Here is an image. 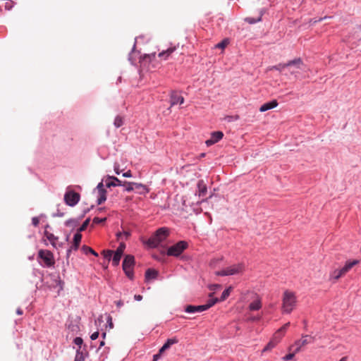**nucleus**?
<instances>
[{
	"label": "nucleus",
	"mask_w": 361,
	"mask_h": 361,
	"mask_svg": "<svg viewBox=\"0 0 361 361\" xmlns=\"http://www.w3.org/2000/svg\"><path fill=\"white\" fill-rule=\"evenodd\" d=\"M297 302L295 293L286 290L284 291L282 298V312L284 314H290L295 307Z\"/></svg>",
	"instance_id": "nucleus-1"
},
{
	"label": "nucleus",
	"mask_w": 361,
	"mask_h": 361,
	"mask_svg": "<svg viewBox=\"0 0 361 361\" xmlns=\"http://www.w3.org/2000/svg\"><path fill=\"white\" fill-rule=\"evenodd\" d=\"M169 235V230L167 228H160L147 240L146 244L149 247H157L161 242L167 238Z\"/></svg>",
	"instance_id": "nucleus-2"
},
{
	"label": "nucleus",
	"mask_w": 361,
	"mask_h": 361,
	"mask_svg": "<svg viewBox=\"0 0 361 361\" xmlns=\"http://www.w3.org/2000/svg\"><path fill=\"white\" fill-rule=\"evenodd\" d=\"M188 243L186 241L180 240L175 245L169 247L167 250L166 254L168 256L178 257L188 248Z\"/></svg>",
	"instance_id": "nucleus-3"
},
{
	"label": "nucleus",
	"mask_w": 361,
	"mask_h": 361,
	"mask_svg": "<svg viewBox=\"0 0 361 361\" xmlns=\"http://www.w3.org/2000/svg\"><path fill=\"white\" fill-rule=\"evenodd\" d=\"M245 266L243 263H239L237 264H233L231 267H226L218 272L216 274L218 276H230L235 275L238 274H242L244 271Z\"/></svg>",
	"instance_id": "nucleus-4"
},
{
	"label": "nucleus",
	"mask_w": 361,
	"mask_h": 361,
	"mask_svg": "<svg viewBox=\"0 0 361 361\" xmlns=\"http://www.w3.org/2000/svg\"><path fill=\"white\" fill-rule=\"evenodd\" d=\"M135 264V259L133 255H126L123 262V270L126 275L130 279H133V269Z\"/></svg>",
	"instance_id": "nucleus-5"
},
{
	"label": "nucleus",
	"mask_w": 361,
	"mask_h": 361,
	"mask_svg": "<svg viewBox=\"0 0 361 361\" xmlns=\"http://www.w3.org/2000/svg\"><path fill=\"white\" fill-rule=\"evenodd\" d=\"M313 341H314L313 337H312L309 335H304L302 336L301 339L295 341L294 344L291 345L288 348V350L291 351L293 350V348H294V347H295V353H299L303 346L312 343Z\"/></svg>",
	"instance_id": "nucleus-6"
},
{
	"label": "nucleus",
	"mask_w": 361,
	"mask_h": 361,
	"mask_svg": "<svg viewBox=\"0 0 361 361\" xmlns=\"http://www.w3.org/2000/svg\"><path fill=\"white\" fill-rule=\"evenodd\" d=\"M38 258L41 259L44 266L50 267L54 266L55 260L53 253L47 250H40L38 252Z\"/></svg>",
	"instance_id": "nucleus-7"
},
{
	"label": "nucleus",
	"mask_w": 361,
	"mask_h": 361,
	"mask_svg": "<svg viewBox=\"0 0 361 361\" xmlns=\"http://www.w3.org/2000/svg\"><path fill=\"white\" fill-rule=\"evenodd\" d=\"M80 195L73 191L67 192L64 195V201L68 206H75L80 200Z\"/></svg>",
	"instance_id": "nucleus-8"
},
{
	"label": "nucleus",
	"mask_w": 361,
	"mask_h": 361,
	"mask_svg": "<svg viewBox=\"0 0 361 361\" xmlns=\"http://www.w3.org/2000/svg\"><path fill=\"white\" fill-rule=\"evenodd\" d=\"M126 248V245L124 243H121L118 248L116 249V252L114 254L113 258H112V264L114 266H117L119 264V262L121 260V256L124 252V250Z\"/></svg>",
	"instance_id": "nucleus-9"
},
{
	"label": "nucleus",
	"mask_w": 361,
	"mask_h": 361,
	"mask_svg": "<svg viewBox=\"0 0 361 361\" xmlns=\"http://www.w3.org/2000/svg\"><path fill=\"white\" fill-rule=\"evenodd\" d=\"M97 190L98 192L97 204H102L106 200V190L104 189L102 182L97 185Z\"/></svg>",
	"instance_id": "nucleus-10"
},
{
	"label": "nucleus",
	"mask_w": 361,
	"mask_h": 361,
	"mask_svg": "<svg viewBox=\"0 0 361 361\" xmlns=\"http://www.w3.org/2000/svg\"><path fill=\"white\" fill-rule=\"evenodd\" d=\"M289 326L290 322H288L285 324L283 326H281L279 329H278L277 331H276L275 334H274L272 340L279 343L281 341L282 337L284 336Z\"/></svg>",
	"instance_id": "nucleus-11"
},
{
	"label": "nucleus",
	"mask_w": 361,
	"mask_h": 361,
	"mask_svg": "<svg viewBox=\"0 0 361 361\" xmlns=\"http://www.w3.org/2000/svg\"><path fill=\"white\" fill-rule=\"evenodd\" d=\"M224 133L221 131L213 132L211 138L207 140L205 143L207 146H211L222 139Z\"/></svg>",
	"instance_id": "nucleus-12"
},
{
	"label": "nucleus",
	"mask_w": 361,
	"mask_h": 361,
	"mask_svg": "<svg viewBox=\"0 0 361 361\" xmlns=\"http://www.w3.org/2000/svg\"><path fill=\"white\" fill-rule=\"evenodd\" d=\"M122 181L115 176H108L105 180L106 188L122 185Z\"/></svg>",
	"instance_id": "nucleus-13"
},
{
	"label": "nucleus",
	"mask_w": 361,
	"mask_h": 361,
	"mask_svg": "<svg viewBox=\"0 0 361 361\" xmlns=\"http://www.w3.org/2000/svg\"><path fill=\"white\" fill-rule=\"evenodd\" d=\"M171 106L177 104H182L184 102V98L180 95L177 92H172L170 97Z\"/></svg>",
	"instance_id": "nucleus-14"
},
{
	"label": "nucleus",
	"mask_w": 361,
	"mask_h": 361,
	"mask_svg": "<svg viewBox=\"0 0 361 361\" xmlns=\"http://www.w3.org/2000/svg\"><path fill=\"white\" fill-rule=\"evenodd\" d=\"M49 226L47 225L45 227V231L44 232V235L46 238L51 243V244L54 246H56V242L58 241L59 238L55 236L53 233L49 232L47 228H49Z\"/></svg>",
	"instance_id": "nucleus-15"
},
{
	"label": "nucleus",
	"mask_w": 361,
	"mask_h": 361,
	"mask_svg": "<svg viewBox=\"0 0 361 361\" xmlns=\"http://www.w3.org/2000/svg\"><path fill=\"white\" fill-rule=\"evenodd\" d=\"M207 192V185L203 180H200L197 183V191L200 197H204L206 195Z\"/></svg>",
	"instance_id": "nucleus-16"
},
{
	"label": "nucleus",
	"mask_w": 361,
	"mask_h": 361,
	"mask_svg": "<svg viewBox=\"0 0 361 361\" xmlns=\"http://www.w3.org/2000/svg\"><path fill=\"white\" fill-rule=\"evenodd\" d=\"M205 310H207V307H204V305L198 306L188 305L185 309V311L188 313H195L197 312H203Z\"/></svg>",
	"instance_id": "nucleus-17"
},
{
	"label": "nucleus",
	"mask_w": 361,
	"mask_h": 361,
	"mask_svg": "<svg viewBox=\"0 0 361 361\" xmlns=\"http://www.w3.org/2000/svg\"><path fill=\"white\" fill-rule=\"evenodd\" d=\"M278 106V102L276 100H272L269 102L264 103L259 108V111L264 112L269 109H272Z\"/></svg>",
	"instance_id": "nucleus-18"
},
{
	"label": "nucleus",
	"mask_w": 361,
	"mask_h": 361,
	"mask_svg": "<svg viewBox=\"0 0 361 361\" xmlns=\"http://www.w3.org/2000/svg\"><path fill=\"white\" fill-rule=\"evenodd\" d=\"M82 239V235L80 234V232L78 231L73 237V245L71 247V249H73L75 250H78L80 245V243L81 242Z\"/></svg>",
	"instance_id": "nucleus-19"
},
{
	"label": "nucleus",
	"mask_w": 361,
	"mask_h": 361,
	"mask_svg": "<svg viewBox=\"0 0 361 361\" xmlns=\"http://www.w3.org/2000/svg\"><path fill=\"white\" fill-rule=\"evenodd\" d=\"M360 262L359 260L357 259H354L353 261H348V262H346L345 266L341 268L343 269V271L345 273V274L346 273H348L354 266L358 264Z\"/></svg>",
	"instance_id": "nucleus-20"
},
{
	"label": "nucleus",
	"mask_w": 361,
	"mask_h": 361,
	"mask_svg": "<svg viewBox=\"0 0 361 361\" xmlns=\"http://www.w3.org/2000/svg\"><path fill=\"white\" fill-rule=\"evenodd\" d=\"M158 276V271L155 269H148L145 272L146 281H149L157 279Z\"/></svg>",
	"instance_id": "nucleus-21"
},
{
	"label": "nucleus",
	"mask_w": 361,
	"mask_h": 361,
	"mask_svg": "<svg viewBox=\"0 0 361 361\" xmlns=\"http://www.w3.org/2000/svg\"><path fill=\"white\" fill-rule=\"evenodd\" d=\"M134 187L135 189L137 190L141 195L147 194L149 192V189L147 187L142 183H135Z\"/></svg>",
	"instance_id": "nucleus-22"
},
{
	"label": "nucleus",
	"mask_w": 361,
	"mask_h": 361,
	"mask_svg": "<svg viewBox=\"0 0 361 361\" xmlns=\"http://www.w3.org/2000/svg\"><path fill=\"white\" fill-rule=\"evenodd\" d=\"M175 47H171L167 49L165 51H162L158 54V56L164 59V60L167 59V58L175 51Z\"/></svg>",
	"instance_id": "nucleus-23"
},
{
	"label": "nucleus",
	"mask_w": 361,
	"mask_h": 361,
	"mask_svg": "<svg viewBox=\"0 0 361 361\" xmlns=\"http://www.w3.org/2000/svg\"><path fill=\"white\" fill-rule=\"evenodd\" d=\"M287 66H288V67L290 66H294L297 68H302V67L303 66V62L301 59L298 58V59L288 61L287 63Z\"/></svg>",
	"instance_id": "nucleus-24"
},
{
	"label": "nucleus",
	"mask_w": 361,
	"mask_h": 361,
	"mask_svg": "<svg viewBox=\"0 0 361 361\" xmlns=\"http://www.w3.org/2000/svg\"><path fill=\"white\" fill-rule=\"evenodd\" d=\"M262 307V302L259 299L252 302L249 305V309L251 311L258 310Z\"/></svg>",
	"instance_id": "nucleus-25"
},
{
	"label": "nucleus",
	"mask_w": 361,
	"mask_h": 361,
	"mask_svg": "<svg viewBox=\"0 0 361 361\" xmlns=\"http://www.w3.org/2000/svg\"><path fill=\"white\" fill-rule=\"evenodd\" d=\"M345 273L342 269L334 270L330 275V278L334 280L339 279L341 276H344Z\"/></svg>",
	"instance_id": "nucleus-26"
},
{
	"label": "nucleus",
	"mask_w": 361,
	"mask_h": 361,
	"mask_svg": "<svg viewBox=\"0 0 361 361\" xmlns=\"http://www.w3.org/2000/svg\"><path fill=\"white\" fill-rule=\"evenodd\" d=\"M134 182L124 181L122 183V185L125 187V190L127 192H131L135 190Z\"/></svg>",
	"instance_id": "nucleus-27"
},
{
	"label": "nucleus",
	"mask_w": 361,
	"mask_h": 361,
	"mask_svg": "<svg viewBox=\"0 0 361 361\" xmlns=\"http://www.w3.org/2000/svg\"><path fill=\"white\" fill-rule=\"evenodd\" d=\"M232 290V287L229 286L228 288H226L220 298V301L225 300L230 295L231 292Z\"/></svg>",
	"instance_id": "nucleus-28"
},
{
	"label": "nucleus",
	"mask_w": 361,
	"mask_h": 361,
	"mask_svg": "<svg viewBox=\"0 0 361 361\" xmlns=\"http://www.w3.org/2000/svg\"><path fill=\"white\" fill-rule=\"evenodd\" d=\"M178 341V339L176 338H169L163 345L165 346V348H166L167 349H169L172 345L177 343Z\"/></svg>",
	"instance_id": "nucleus-29"
},
{
	"label": "nucleus",
	"mask_w": 361,
	"mask_h": 361,
	"mask_svg": "<svg viewBox=\"0 0 361 361\" xmlns=\"http://www.w3.org/2000/svg\"><path fill=\"white\" fill-rule=\"evenodd\" d=\"M85 355L80 349L76 351L75 361H85Z\"/></svg>",
	"instance_id": "nucleus-30"
},
{
	"label": "nucleus",
	"mask_w": 361,
	"mask_h": 361,
	"mask_svg": "<svg viewBox=\"0 0 361 361\" xmlns=\"http://www.w3.org/2000/svg\"><path fill=\"white\" fill-rule=\"evenodd\" d=\"M278 343L274 340H271L264 348L263 351H268L274 348Z\"/></svg>",
	"instance_id": "nucleus-31"
},
{
	"label": "nucleus",
	"mask_w": 361,
	"mask_h": 361,
	"mask_svg": "<svg viewBox=\"0 0 361 361\" xmlns=\"http://www.w3.org/2000/svg\"><path fill=\"white\" fill-rule=\"evenodd\" d=\"M262 16V14L260 13L259 16L257 19H255V18H250V17H247L245 18V21L250 24H253V23L259 22V21H261Z\"/></svg>",
	"instance_id": "nucleus-32"
},
{
	"label": "nucleus",
	"mask_w": 361,
	"mask_h": 361,
	"mask_svg": "<svg viewBox=\"0 0 361 361\" xmlns=\"http://www.w3.org/2000/svg\"><path fill=\"white\" fill-rule=\"evenodd\" d=\"M290 352H292V353H288V355H286V356H284L283 357V360L284 361H290L294 358V356L297 353H295V349H293V348Z\"/></svg>",
	"instance_id": "nucleus-33"
},
{
	"label": "nucleus",
	"mask_w": 361,
	"mask_h": 361,
	"mask_svg": "<svg viewBox=\"0 0 361 361\" xmlns=\"http://www.w3.org/2000/svg\"><path fill=\"white\" fill-rule=\"evenodd\" d=\"M123 118L121 116H117L114 120V126L116 128H119L123 125Z\"/></svg>",
	"instance_id": "nucleus-34"
},
{
	"label": "nucleus",
	"mask_w": 361,
	"mask_h": 361,
	"mask_svg": "<svg viewBox=\"0 0 361 361\" xmlns=\"http://www.w3.org/2000/svg\"><path fill=\"white\" fill-rule=\"evenodd\" d=\"M229 43V41L228 39H224L223 41H221V42L218 43L216 45V48H219V49H224Z\"/></svg>",
	"instance_id": "nucleus-35"
},
{
	"label": "nucleus",
	"mask_w": 361,
	"mask_h": 361,
	"mask_svg": "<svg viewBox=\"0 0 361 361\" xmlns=\"http://www.w3.org/2000/svg\"><path fill=\"white\" fill-rule=\"evenodd\" d=\"M82 249L84 251V252L86 253V254L92 253V255H94L95 256H98V254L94 250H93L91 247H87L86 245H83Z\"/></svg>",
	"instance_id": "nucleus-36"
},
{
	"label": "nucleus",
	"mask_w": 361,
	"mask_h": 361,
	"mask_svg": "<svg viewBox=\"0 0 361 361\" xmlns=\"http://www.w3.org/2000/svg\"><path fill=\"white\" fill-rule=\"evenodd\" d=\"M219 300L218 298H212L210 299L207 304L204 305V307H207V310L212 307L215 305Z\"/></svg>",
	"instance_id": "nucleus-37"
},
{
	"label": "nucleus",
	"mask_w": 361,
	"mask_h": 361,
	"mask_svg": "<svg viewBox=\"0 0 361 361\" xmlns=\"http://www.w3.org/2000/svg\"><path fill=\"white\" fill-rule=\"evenodd\" d=\"M286 67H288L287 63H279L276 66H274L270 68V70H277V71H281Z\"/></svg>",
	"instance_id": "nucleus-38"
},
{
	"label": "nucleus",
	"mask_w": 361,
	"mask_h": 361,
	"mask_svg": "<svg viewBox=\"0 0 361 361\" xmlns=\"http://www.w3.org/2000/svg\"><path fill=\"white\" fill-rule=\"evenodd\" d=\"M90 223V219H87L81 225V226L78 228V231L82 232L84 231L87 227L88 226Z\"/></svg>",
	"instance_id": "nucleus-39"
},
{
	"label": "nucleus",
	"mask_w": 361,
	"mask_h": 361,
	"mask_svg": "<svg viewBox=\"0 0 361 361\" xmlns=\"http://www.w3.org/2000/svg\"><path fill=\"white\" fill-rule=\"evenodd\" d=\"M113 251L112 250H104L102 252V254L105 259L110 260L112 255H113Z\"/></svg>",
	"instance_id": "nucleus-40"
},
{
	"label": "nucleus",
	"mask_w": 361,
	"mask_h": 361,
	"mask_svg": "<svg viewBox=\"0 0 361 361\" xmlns=\"http://www.w3.org/2000/svg\"><path fill=\"white\" fill-rule=\"evenodd\" d=\"M106 218L94 217L93 219L92 223L94 224H103L106 221Z\"/></svg>",
	"instance_id": "nucleus-41"
},
{
	"label": "nucleus",
	"mask_w": 361,
	"mask_h": 361,
	"mask_svg": "<svg viewBox=\"0 0 361 361\" xmlns=\"http://www.w3.org/2000/svg\"><path fill=\"white\" fill-rule=\"evenodd\" d=\"M82 343H83V341H82V338H80V337H76L74 339V343L77 345H79L80 348L81 347V345L82 344Z\"/></svg>",
	"instance_id": "nucleus-42"
},
{
	"label": "nucleus",
	"mask_w": 361,
	"mask_h": 361,
	"mask_svg": "<svg viewBox=\"0 0 361 361\" xmlns=\"http://www.w3.org/2000/svg\"><path fill=\"white\" fill-rule=\"evenodd\" d=\"M32 223L35 226H37L39 223V220L38 217H33L32 219Z\"/></svg>",
	"instance_id": "nucleus-43"
},
{
	"label": "nucleus",
	"mask_w": 361,
	"mask_h": 361,
	"mask_svg": "<svg viewBox=\"0 0 361 361\" xmlns=\"http://www.w3.org/2000/svg\"><path fill=\"white\" fill-rule=\"evenodd\" d=\"M98 336H99V332H98V331H95V332H94V333L91 335L90 338H91L92 340H96V339L98 338Z\"/></svg>",
	"instance_id": "nucleus-44"
},
{
	"label": "nucleus",
	"mask_w": 361,
	"mask_h": 361,
	"mask_svg": "<svg viewBox=\"0 0 361 361\" xmlns=\"http://www.w3.org/2000/svg\"><path fill=\"white\" fill-rule=\"evenodd\" d=\"M123 176L126 178L132 177V173L130 171H128L126 173H123Z\"/></svg>",
	"instance_id": "nucleus-45"
},
{
	"label": "nucleus",
	"mask_w": 361,
	"mask_h": 361,
	"mask_svg": "<svg viewBox=\"0 0 361 361\" xmlns=\"http://www.w3.org/2000/svg\"><path fill=\"white\" fill-rule=\"evenodd\" d=\"M122 235H125L126 239H127L129 237L130 233L128 232H124L123 233H118V238L122 236Z\"/></svg>",
	"instance_id": "nucleus-46"
},
{
	"label": "nucleus",
	"mask_w": 361,
	"mask_h": 361,
	"mask_svg": "<svg viewBox=\"0 0 361 361\" xmlns=\"http://www.w3.org/2000/svg\"><path fill=\"white\" fill-rule=\"evenodd\" d=\"M161 356V354L157 353L153 356V361H157Z\"/></svg>",
	"instance_id": "nucleus-47"
},
{
	"label": "nucleus",
	"mask_w": 361,
	"mask_h": 361,
	"mask_svg": "<svg viewBox=\"0 0 361 361\" xmlns=\"http://www.w3.org/2000/svg\"><path fill=\"white\" fill-rule=\"evenodd\" d=\"M107 322L109 323L110 328H113V323H112V318H111V317H110V316L108 317Z\"/></svg>",
	"instance_id": "nucleus-48"
},
{
	"label": "nucleus",
	"mask_w": 361,
	"mask_h": 361,
	"mask_svg": "<svg viewBox=\"0 0 361 361\" xmlns=\"http://www.w3.org/2000/svg\"><path fill=\"white\" fill-rule=\"evenodd\" d=\"M75 221L73 220V219H70V220H68L66 222V226H71L72 224H75Z\"/></svg>",
	"instance_id": "nucleus-49"
},
{
	"label": "nucleus",
	"mask_w": 361,
	"mask_h": 361,
	"mask_svg": "<svg viewBox=\"0 0 361 361\" xmlns=\"http://www.w3.org/2000/svg\"><path fill=\"white\" fill-rule=\"evenodd\" d=\"M134 298L137 301H140L142 299V296L140 295H135Z\"/></svg>",
	"instance_id": "nucleus-50"
},
{
	"label": "nucleus",
	"mask_w": 361,
	"mask_h": 361,
	"mask_svg": "<svg viewBox=\"0 0 361 361\" xmlns=\"http://www.w3.org/2000/svg\"><path fill=\"white\" fill-rule=\"evenodd\" d=\"M168 350V349H167L166 348H165V346H164V345H163V346L159 349V353H160V354H161V355H162V353H163L165 350Z\"/></svg>",
	"instance_id": "nucleus-51"
},
{
	"label": "nucleus",
	"mask_w": 361,
	"mask_h": 361,
	"mask_svg": "<svg viewBox=\"0 0 361 361\" xmlns=\"http://www.w3.org/2000/svg\"><path fill=\"white\" fill-rule=\"evenodd\" d=\"M168 350V349H167L166 348H165V346H164V345H163V346L159 349V353H160V354H161V355H162V353H163L165 350Z\"/></svg>",
	"instance_id": "nucleus-52"
},
{
	"label": "nucleus",
	"mask_w": 361,
	"mask_h": 361,
	"mask_svg": "<svg viewBox=\"0 0 361 361\" xmlns=\"http://www.w3.org/2000/svg\"><path fill=\"white\" fill-rule=\"evenodd\" d=\"M116 304L118 307H121L123 305V303L121 300H118V301L116 302Z\"/></svg>",
	"instance_id": "nucleus-53"
},
{
	"label": "nucleus",
	"mask_w": 361,
	"mask_h": 361,
	"mask_svg": "<svg viewBox=\"0 0 361 361\" xmlns=\"http://www.w3.org/2000/svg\"><path fill=\"white\" fill-rule=\"evenodd\" d=\"M155 56H156V54L154 53V54H152L151 55H148L147 58H149V60H152V59H155Z\"/></svg>",
	"instance_id": "nucleus-54"
},
{
	"label": "nucleus",
	"mask_w": 361,
	"mask_h": 361,
	"mask_svg": "<svg viewBox=\"0 0 361 361\" xmlns=\"http://www.w3.org/2000/svg\"><path fill=\"white\" fill-rule=\"evenodd\" d=\"M16 313H17V314H18V315H21V314H23V310H22L20 308H18V309H17V310H16Z\"/></svg>",
	"instance_id": "nucleus-55"
},
{
	"label": "nucleus",
	"mask_w": 361,
	"mask_h": 361,
	"mask_svg": "<svg viewBox=\"0 0 361 361\" xmlns=\"http://www.w3.org/2000/svg\"><path fill=\"white\" fill-rule=\"evenodd\" d=\"M114 170H115V172H116V174H119L120 173V171H119V169L117 167H115Z\"/></svg>",
	"instance_id": "nucleus-56"
},
{
	"label": "nucleus",
	"mask_w": 361,
	"mask_h": 361,
	"mask_svg": "<svg viewBox=\"0 0 361 361\" xmlns=\"http://www.w3.org/2000/svg\"><path fill=\"white\" fill-rule=\"evenodd\" d=\"M348 357H343L339 361H347Z\"/></svg>",
	"instance_id": "nucleus-57"
},
{
	"label": "nucleus",
	"mask_w": 361,
	"mask_h": 361,
	"mask_svg": "<svg viewBox=\"0 0 361 361\" xmlns=\"http://www.w3.org/2000/svg\"><path fill=\"white\" fill-rule=\"evenodd\" d=\"M104 344H105L104 341H101L100 345H99V348H101V347H102L103 345H104Z\"/></svg>",
	"instance_id": "nucleus-58"
},
{
	"label": "nucleus",
	"mask_w": 361,
	"mask_h": 361,
	"mask_svg": "<svg viewBox=\"0 0 361 361\" xmlns=\"http://www.w3.org/2000/svg\"><path fill=\"white\" fill-rule=\"evenodd\" d=\"M322 20V18H319V19L318 20V21H321ZM317 20H314L313 23H317Z\"/></svg>",
	"instance_id": "nucleus-59"
},
{
	"label": "nucleus",
	"mask_w": 361,
	"mask_h": 361,
	"mask_svg": "<svg viewBox=\"0 0 361 361\" xmlns=\"http://www.w3.org/2000/svg\"><path fill=\"white\" fill-rule=\"evenodd\" d=\"M102 337H103V338H104L106 337V333L102 334Z\"/></svg>",
	"instance_id": "nucleus-60"
},
{
	"label": "nucleus",
	"mask_w": 361,
	"mask_h": 361,
	"mask_svg": "<svg viewBox=\"0 0 361 361\" xmlns=\"http://www.w3.org/2000/svg\"><path fill=\"white\" fill-rule=\"evenodd\" d=\"M251 320H255V319H259V318H255V317H253L252 319H250Z\"/></svg>",
	"instance_id": "nucleus-61"
},
{
	"label": "nucleus",
	"mask_w": 361,
	"mask_h": 361,
	"mask_svg": "<svg viewBox=\"0 0 361 361\" xmlns=\"http://www.w3.org/2000/svg\"><path fill=\"white\" fill-rule=\"evenodd\" d=\"M214 293H210L209 297L212 298L213 296Z\"/></svg>",
	"instance_id": "nucleus-62"
}]
</instances>
